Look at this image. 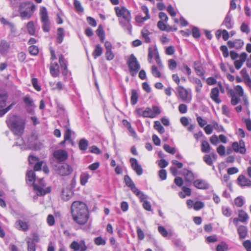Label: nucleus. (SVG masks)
Segmentation results:
<instances>
[{"mask_svg": "<svg viewBox=\"0 0 251 251\" xmlns=\"http://www.w3.org/2000/svg\"><path fill=\"white\" fill-rule=\"evenodd\" d=\"M73 219L80 225L85 224L88 218V210L85 203L80 201H74L71 206Z\"/></svg>", "mask_w": 251, "mask_h": 251, "instance_id": "nucleus-1", "label": "nucleus"}, {"mask_svg": "<svg viewBox=\"0 0 251 251\" xmlns=\"http://www.w3.org/2000/svg\"><path fill=\"white\" fill-rule=\"evenodd\" d=\"M6 122L8 126L14 134L19 136L17 141L15 143L16 145L21 146L23 144L24 141L21 137L25 128L23 122L15 115L9 116Z\"/></svg>", "mask_w": 251, "mask_h": 251, "instance_id": "nucleus-2", "label": "nucleus"}, {"mask_svg": "<svg viewBox=\"0 0 251 251\" xmlns=\"http://www.w3.org/2000/svg\"><path fill=\"white\" fill-rule=\"evenodd\" d=\"M114 9L117 16L118 17H122L125 20V21L120 20V25L124 28L130 31L131 29V25L130 24L131 16L129 11L124 6L115 7Z\"/></svg>", "mask_w": 251, "mask_h": 251, "instance_id": "nucleus-3", "label": "nucleus"}, {"mask_svg": "<svg viewBox=\"0 0 251 251\" xmlns=\"http://www.w3.org/2000/svg\"><path fill=\"white\" fill-rule=\"evenodd\" d=\"M35 9L34 4L30 2H24L19 6V13L22 19H29L33 15Z\"/></svg>", "mask_w": 251, "mask_h": 251, "instance_id": "nucleus-4", "label": "nucleus"}, {"mask_svg": "<svg viewBox=\"0 0 251 251\" xmlns=\"http://www.w3.org/2000/svg\"><path fill=\"white\" fill-rule=\"evenodd\" d=\"M129 72L132 76H135L140 69V65L137 58L133 54L129 55L126 60Z\"/></svg>", "mask_w": 251, "mask_h": 251, "instance_id": "nucleus-5", "label": "nucleus"}, {"mask_svg": "<svg viewBox=\"0 0 251 251\" xmlns=\"http://www.w3.org/2000/svg\"><path fill=\"white\" fill-rule=\"evenodd\" d=\"M178 93V97L182 101L189 103L192 100L191 91L190 89H186L182 86H178L176 89Z\"/></svg>", "mask_w": 251, "mask_h": 251, "instance_id": "nucleus-6", "label": "nucleus"}, {"mask_svg": "<svg viewBox=\"0 0 251 251\" xmlns=\"http://www.w3.org/2000/svg\"><path fill=\"white\" fill-rule=\"evenodd\" d=\"M38 181L39 186L37 184L33 185L34 189L35 190L37 191V194L38 195H40V196H43L46 193L50 192V187L47 188L46 190L44 189L43 187H45L46 185L43 178L39 179Z\"/></svg>", "mask_w": 251, "mask_h": 251, "instance_id": "nucleus-7", "label": "nucleus"}, {"mask_svg": "<svg viewBox=\"0 0 251 251\" xmlns=\"http://www.w3.org/2000/svg\"><path fill=\"white\" fill-rule=\"evenodd\" d=\"M232 147L234 151L236 152H239L243 154L246 153V149L245 144L243 140H240L239 142H233L232 144Z\"/></svg>", "mask_w": 251, "mask_h": 251, "instance_id": "nucleus-8", "label": "nucleus"}, {"mask_svg": "<svg viewBox=\"0 0 251 251\" xmlns=\"http://www.w3.org/2000/svg\"><path fill=\"white\" fill-rule=\"evenodd\" d=\"M71 249L74 250L73 251H86L87 247L85 244L84 240H80L79 242L73 241L70 245Z\"/></svg>", "mask_w": 251, "mask_h": 251, "instance_id": "nucleus-9", "label": "nucleus"}, {"mask_svg": "<svg viewBox=\"0 0 251 251\" xmlns=\"http://www.w3.org/2000/svg\"><path fill=\"white\" fill-rule=\"evenodd\" d=\"M58 174L61 176H68L72 172L71 167L67 164H59L56 169Z\"/></svg>", "mask_w": 251, "mask_h": 251, "instance_id": "nucleus-10", "label": "nucleus"}, {"mask_svg": "<svg viewBox=\"0 0 251 251\" xmlns=\"http://www.w3.org/2000/svg\"><path fill=\"white\" fill-rule=\"evenodd\" d=\"M53 156L58 162L64 161L68 157V153L66 151L63 150H58L53 152Z\"/></svg>", "mask_w": 251, "mask_h": 251, "instance_id": "nucleus-11", "label": "nucleus"}, {"mask_svg": "<svg viewBox=\"0 0 251 251\" xmlns=\"http://www.w3.org/2000/svg\"><path fill=\"white\" fill-rule=\"evenodd\" d=\"M136 112L140 116L145 118H153V114L152 112V109L151 108L147 107L144 110L142 108H138L136 109Z\"/></svg>", "mask_w": 251, "mask_h": 251, "instance_id": "nucleus-12", "label": "nucleus"}, {"mask_svg": "<svg viewBox=\"0 0 251 251\" xmlns=\"http://www.w3.org/2000/svg\"><path fill=\"white\" fill-rule=\"evenodd\" d=\"M182 174L184 176L186 185L190 186L195 179L194 174L191 171L186 169L182 170Z\"/></svg>", "mask_w": 251, "mask_h": 251, "instance_id": "nucleus-13", "label": "nucleus"}, {"mask_svg": "<svg viewBox=\"0 0 251 251\" xmlns=\"http://www.w3.org/2000/svg\"><path fill=\"white\" fill-rule=\"evenodd\" d=\"M130 162L132 169L136 173L137 175H141L143 174V169L137 160L136 158H131L130 159Z\"/></svg>", "mask_w": 251, "mask_h": 251, "instance_id": "nucleus-14", "label": "nucleus"}, {"mask_svg": "<svg viewBox=\"0 0 251 251\" xmlns=\"http://www.w3.org/2000/svg\"><path fill=\"white\" fill-rule=\"evenodd\" d=\"M73 195V191L69 186L63 187L61 195L62 200L67 201L72 197Z\"/></svg>", "mask_w": 251, "mask_h": 251, "instance_id": "nucleus-15", "label": "nucleus"}, {"mask_svg": "<svg viewBox=\"0 0 251 251\" xmlns=\"http://www.w3.org/2000/svg\"><path fill=\"white\" fill-rule=\"evenodd\" d=\"M210 98L217 104L221 102V100L219 98V90L218 88H212L210 94Z\"/></svg>", "mask_w": 251, "mask_h": 251, "instance_id": "nucleus-16", "label": "nucleus"}, {"mask_svg": "<svg viewBox=\"0 0 251 251\" xmlns=\"http://www.w3.org/2000/svg\"><path fill=\"white\" fill-rule=\"evenodd\" d=\"M238 184L242 187H251V180L244 175H240L237 178Z\"/></svg>", "mask_w": 251, "mask_h": 251, "instance_id": "nucleus-17", "label": "nucleus"}, {"mask_svg": "<svg viewBox=\"0 0 251 251\" xmlns=\"http://www.w3.org/2000/svg\"><path fill=\"white\" fill-rule=\"evenodd\" d=\"M23 101L25 104L27 111L31 113L32 112V108L34 107L32 99L29 96H26L23 98Z\"/></svg>", "mask_w": 251, "mask_h": 251, "instance_id": "nucleus-18", "label": "nucleus"}, {"mask_svg": "<svg viewBox=\"0 0 251 251\" xmlns=\"http://www.w3.org/2000/svg\"><path fill=\"white\" fill-rule=\"evenodd\" d=\"M8 94L6 91L4 89H0V108L5 106Z\"/></svg>", "mask_w": 251, "mask_h": 251, "instance_id": "nucleus-19", "label": "nucleus"}, {"mask_svg": "<svg viewBox=\"0 0 251 251\" xmlns=\"http://www.w3.org/2000/svg\"><path fill=\"white\" fill-rule=\"evenodd\" d=\"M15 226L18 230L26 231L28 229L29 226L27 223L19 220L15 222Z\"/></svg>", "mask_w": 251, "mask_h": 251, "instance_id": "nucleus-20", "label": "nucleus"}, {"mask_svg": "<svg viewBox=\"0 0 251 251\" xmlns=\"http://www.w3.org/2000/svg\"><path fill=\"white\" fill-rule=\"evenodd\" d=\"M193 183L194 185L198 189H206L209 187L208 184L201 179H197L193 182Z\"/></svg>", "mask_w": 251, "mask_h": 251, "instance_id": "nucleus-21", "label": "nucleus"}, {"mask_svg": "<svg viewBox=\"0 0 251 251\" xmlns=\"http://www.w3.org/2000/svg\"><path fill=\"white\" fill-rule=\"evenodd\" d=\"M50 73L53 77H56L59 75V66L56 62L51 63L50 66Z\"/></svg>", "mask_w": 251, "mask_h": 251, "instance_id": "nucleus-22", "label": "nucleus"}, {"mask_svg": "<svg viewBox=\"0 0 251 251\" xmlns=\"http://www.w3.org/2000/svg\"><path fill=\"white\" fill-rule=\"evenodd\" d=\"M10 48V44L5 40L0 41V53L5 54L7 53Z\"/></svg>", "mask_w": 251, "mask_h": 251, "instance_id": "nucleus-23", "label": "nucleus"}, {"mask_svg": "<svg viewBox=\"0 0 251 251\" xmlns=\"http://www.w3.org/2000/svg\"><path fill=\"white\" fill-rule=\"evenodd\" d=\"M59 62L60 67L62 70V73L64 75H66L67 74V66L65 60L64 58V56L62 54H60L59 56Z\"/></svg>", "mask_w": 251, "mask_h": 251, "instance_id": "nucleus-24", "label": "nucleus"}, {"mask_svg": "<svg viewBox=\"0 0 251 251\" xmlns=\"http://www.w3.org/2000/svg\"><path fill=\"white\" fill-rule=\"evenodd\" d=\"M124 179L126 185L130 188L132 192L134 191H136L137 188L135 186V184L128 175L125 176Z\"/></svg>", "mask_w": 251, "mask_h": 251, "instance_id": "nucleus-25", "label": "nucleus"}, {"mask_svg": "<svg viewBox=\"0 0 251 251\" xmlns=\"http://www.w3.org/2000/svg\"><path fill=\"white\" fill-rule=\"evenodd\" d=\"M194 69L197 73V74L201 76H202L204 75V71L202 68L201 65L197 61H195L194 63Z\"/></svg>", "mask_w": 251, "mask_h": 251, "instance_id": "nucleus-26", "label": "nucleus"}, {"mask_svg": "<svg viewBox=\"0 0 251 251\" xmlns=\"http://www.w3.org/2000/svg\"><path fill=\"white\" fill-rule=\"evenodd\" d=\"M231 19V15L227 14L222 23V25L226 26L227 29H231L232 27Z\"/></svg>", "mask_w": 251, "mask_h": 251, "instance_id": "nucleus-27", "label": "nucleus"}, {"mask_svg": "<svg viewBox=\"0 0 251 251\" xmlns=\"http://www.w3.org/2000/svg\"><path fill=\"white\" fill-rule=\"evenodd\" d=\"M238 218L240 220V222L245 223L248 221L249 216L245 211L240 210L239 211L238 213Z\"/></svg>", "mask_w": 251, "mask_h": 251, "instance_id": "nucleus-28", "label": "nucleus"}, {"mask_svg": "<svg viewBox=\"0 0 251 251\" xmlns=\"http://www.w3.org/2000/svg\"><path fill=\"white\" fill-rule=\"evenodd\" d=\"M237 231L241 239H244L246 237L247 234L248 229L245 226H240L238 228Z\"/></svg>", "mask_w": 251, "mask_h": 251, "instance_id": "nucleus-29", "label": "nucleus"}, {"mask_svg": "<svg viewBox=\"0 0 251 251\" xmlns=\"http://www.w3.org/2000/svg\"><path fill=\"white\" fill-rule=\"evenodd\" d=\"M40 14L42 22L49 21L48 12L47 9L45 7H42L41 8L40 10Z\"/></svg>", "mask_w": 251, "mask_h": 251, "instance_id": "nucleus-30", "label": "nucleus"}, {"mask_svg": "<svg viewBox=\"0 0 251 251\" xmlns=\"http://www.w3.org/2000/svg\"><path fill=\"white\" fill-rule=\"evenodd\" d=\"M210 149L211 147L208 142L206 140H202L201 145V151L204 153H208L210 152Z\"/></svg>", "mask_w": 251, "mask_h": 251, "instance_id": "nucleus-31", "label": "nucleus"}, {"mask_svg": "<svg viewBox=\"0 0 251 251\" xmlns=\"http://www.w3.org/2000/svg\"><path fill=\"white\" fill-rule=\"evenodd\" d=\"M57 41L60 44L62 42L64 37V30L63 28L59 27L57 29Z\"/></svg>", "mask_w": 251, "mask_h": 251, "instance_id": "nucleus-32", "label": "nucleus"}, {"mask_svg": "<svg viewBox=\"0 0 251 251\" xmlns=\"http://www.w3.org/2000/svg\"><path fill=\"white\" fill-rule=\"evenodd\" d=\"M96 33L100 37L101 42H103L105 38V33L101 25H99L96 30Z\"/></svg>", "mask_w": 251, "mask_h": 251, "instance_id": "nucleus-33", "label": "nucleus"}, {"mask_svg": "<svg viewBox=\"0 0 251 251\" xmlns=\"http://www.w3.org/2000/svg\"><path fill=\"white\" fill-rule=\"evenodd\" d=\"M192 82L196 84V91L197 93H200L201 91V89L202 87V84L201 80L198 78H194L193 79Z\"/></svg>", "mask_w": 251, "mask_h": 251, "instance_id": "nucleus-34", "label": "nucleus"}, {"mask_svg": "<svg viewBox=\"0 0 251 251\" xmlns=\"http://www.w3.org/2000/svg\"><path fill=\"white\" fill-rule=\"evenodd\" d=\"M79 148L81 151H85L88 146V142L85 139H82L78 143Z\"/></svg>", "mask_w": 251, "mask_h": 251, "instance_id": "nucleus-35", "label": "nucleus"}, {"mask_svg": "<svg viewBox=\"0 0 251 251\" xmlns=\"http://www.w3.org/2000/svg\"><path fill=\"white\" fill-rule=\"evenodd\" d=\"M102 53V49L100 45L96 46L95 49L93 52V55L95 58L100 56Z\"/></svg>", "mask_w": 251, "mask_h": 251, "instance_id": "nucleus-36", "label": "nucleus"}, {"mask_svg": "<svg viewBox=\"0 0 251 251\" xmlns=\"http://www.w3.org/2000/svg\"><path fill=\"white\" fill-rule=\"evenodd\" d=\"M26 27L28 33L31 35H33L35 33V29L32 21L29 22L26 25Z\"/></svg>", "mask_w": 251, "mask_h": 251, "instance_id": "nucleus-37", "label": "nucleus"}, {"mask_svg": "<svg viewBox=\"0 0 251 251\" xmlns=\"http://www.w3.org/2000/svg\"><path fill=\"white\" fill-rule=\"evenodd\" d=\"M230 95L231 97V103L233 105H235L238 104L240 100L239 96L234 92H232Z\"/></svg>", "mask_w": 251, "mask_h": 251, "instance_id": "nucleus-38", "label": "nucleus"}, {"mask_svg": "<svg viewBox=\"0 0 251 251\" xmlns=\"http://www.w3.org/2000/svg\"><path fill=\"white\" fill-rule=\"evenodd\" d=\"M133 193L140 199L141 201L144 202V201H146V200L147 198V196L138 188L136 189V191H134Z\"/></svg>", "mask_w": 251, "mask_h": 251, "instance_id": "nucleus-39", "label": "nucleus"}, {"mask_svg": "<svg viewBox=\"0 0 251 251\" xmlns=\"http://www.w3.org/2000/svg\"><path fill=\"white\" fill-rule=\"evenodd\" d=\"M138 96L135 90H132L131 92V102L132 104H135L138 101Z\"/></svg>", "mask_w": 251, "mask_h": 251, "instance_id": "nucleus-40", "label": "nucleus"}, {"mask_svg": "<svg viewBox=\"0 0 251 251\" xmlns=\"http://www.w3.org/2000/svg\"><path fill=\"white\" fill-rule=\"evenodd\" d=\"M154 128L161 134L165 132L164 128L159 121L154 122Z\"/></svg>", "mask_w": 251, "mask_h": 251, "instance_id": "nucleus-41", "label": "nucleus"}, {"mask_svg": "<svg viewBox=\"0 0 251 251\" xmlns=\"http://www.w3.org/2000/svg\"><path fill=\"white\" fill-rule=\"evenodd\" d=\"M74 4L77 12L82 13L84 11V9L79 1L78 0H74Z\"/></svg>", "mask_w": 251, "mask_h": 251, "instance_id": "nucleus-42", "label": "nucleus"}, {"mask_svg": "<svg viewBox=\"0 0 251 251\" xmlns=\"http://www.w3.org/2000/svg\"><path fill=\"white\" fill-rule=\"evenodd\" d=\"M26 176L27 177V180L29 182H33L35 180V175L34 172L32 170L29 171L26 173Z\"/></svg>", "mask_w": 251, "mask_h": 251, "instance_id": "nucleus-43", "label": "nucleus"}, {"mask_svg": "<svg viewBox=\"0 0 251 251\" xmlns=\"http://www.w3.org/2000/svg\"><path fill=\"white\" fill-rule=\"evenodd\" d=\"M89 178V175L87 173H83L80 176V183L82 185H85Z\"/></svg>", "mask_w": 251, "mask_h": 251, "instance_id": "nucleus-44", "label": "nucleus"}, {"mask_svg": "<svg viewBox=\"0 0 251 251\" xmlns=\"http://www.w3.org/2000/svg\"><path fill=\"white\" fill-rule=\"evenodd\" d=\"M142 36L145 39V41L149 43L151 42V40L149 35L150 34V32L147 29H143L142 31Z\"/></svg>", "mask_w": 251, "mask_h": 251, "instance_id": "nucleus-45", "label": "nucleus"}, {"mask_svg": "<svg viewBox=\"0 0 251 251\" xmlns=\"http://www.w3.org/2000/svg\"><path fill=\"white\" fill-rule=\"evenodd\" d=\"M164 21H159L157 23V27L159 29L162 31H169L170 29H168L167 25L164 23Z\"/></svg>", "mask_w": 251, "mask_h": 251, "instance_id": "nucleus-46", "label": "nucleus"}, {"mask_svg": "<svg viewBox=\"0 0 251 251\" xmlns=\"http://www.w3.org/2000/svg\"><path fill=\"white\" fill-rule=\"evenodd\" d=\"M227 245L225 242H222L217 246L216 251H225L227 250Z\"/></svg>", "mask_w": 251, "mask_h": 251, "instance_id": "nucleus-47", "label": "nucleus"}, {"mask_svg": "<svg viewBox=\"0 0 251 251\" xmlns=\"http://www.w3.org/2000/svg\"><path fill=\"white\" fill-rule=\"evenodd\" d=\"M163 148L166 151H167L171 154H174L176 152L175 148L171 147L168 144H165L163 146Z\"/></svg>", "mask_w": 251, "mask_h": 251, "instance_id": "nucleus-48", "label": "nucleus"}, {"mask_svg": "<svg viewBox=\"0 0 251 251\" xmlns=\"http://www.w3.org/2000/svg\"><path fill=\"white\" fill-rule=\"evenodd\" d=\"M27 250L28 251H35V244L33 241L29 240L27 242Z\"/></svg>", "mask_w": 251, "mask_h": 251, "instance_id": "nucleus-49", "label": "nucleus"}, {"mask_svg": "<svg viewBox=\"0 0 251 251\" xmlns=\"http://www.w3.org/2000/svg\"><path fill=\"white\" fill-rule=\"evenodd\" d=\"M66 130L64 135L65 141L69 140L71 137L72 131L68 127V126H66Z\"/></svg>", "mask_w": 251, "mask_h": 251, "instance_id": "nucleus-50", "label": "nucleus"}, {"mask_svg": "<svg viewBox=\"0 0 251 251\" xmlns=\"http://www.w3.org/2000/svg\"><path fill=\"white\" fill-rule=\"evenodd\" d=\"M213 128L217 130L219 132H222L224 131V129L221 125H219L217 122H213L212 123Z\"/></svg>", "mask_w": 251, "mask_h": 251, "instance_id": "nucleus-51", "label": "nucleus"}, {"mask_svg": "<svg viewBox=\"0 0 251 251\" xmlns=\"http://www.w3.org/2000/svg\"><path fill=\"white\" fill-rule=\"evenodd\" d=\"M203 160L207 165L209 166H212L213 165V161L210 155H205L203 156Z\"/></svg>", "mask_w": 251, "mask_h": 251, "instance_id": "nucleus-52", "label": "nucleus"}, {"mask_svg": "<svg viewBox=\"0 0 251 251\" xmlns=\"http://www.w3.org/2000/svg\"><path fill=\"white\" fill-rule=\"evenodd\" d=\"M95 243L97 245H104L105 241L101 237L99 236L95 239Z\"/></svg>", "mask_w": 251, "mask_h": 251, "instance_id": "nucleus-53", "label": "nucleus"}, {"mask_svg": "<svg viewBox=\"0 0 251 251\" xmlns=\"http://www.w3.org/2000/svg\"><path fill=\"white\" fill-rule=\"evenodd\" d=\"M151 72L153 75L155 77H159L161 76V74L158 70L157 68L153 65L151 67Z\"/></svg>", "mask_w": 251, "mask_h": 251, "instance_id": "nucleus-54", "label": "nucleus"}, {"mask_svg": "<svg viewBox=\"0 0 251 251\" xmlns=\"http://www.w3.org/2000/svg\"><path fill=\"white\" fill-rule=\"evenodd\" d=\"M235 204L237 207H241L244 204V200L242 197L236 198L234 200Z\"/></svg>", "mask_w": 251, "mask_h": 251, "instance_id": "nucleus-55", "label": "nucleus"}, {"mask_svg": "<svg viewBox=\"0 0 251 251\" xmlns=\"http://www.w3.org/2000/svg\"><path fill=\"white\" fill-rule=\"evenodd\" d=\"M158 230L159 233L164 237H167L169 234L167 230L162 226H159L158 227Z\"/></svg>", "mask_w": 251, "mask_h": 251, "instance_id": "nucleus-56", "label": "nucleus"}, {"mask_svg": "<svg viewBox=\"0 0 251 251\" xmlns=\"http://www.w3.org/2000/svg\"><path fill=\"white\" fill-rule=\"evenodd\" d=\"M29 53L32 55H36L38 53V49L35 46H31L28 48Z\"/></svg>", "mask_w": 251, "mask_h": 251, "instance_id": "nucleus-57", "label": "nucleus"}, {"mask_svg": "<svg viewBox=\"0 0 251 251\" xmlns=\"http://www.w3.org/2000/svg\"><path fill=\"white\" fill-rule=\"evenodd\" d=\"M168 65L170 70H174L176 68L177 63L175 60L171 59L168 61Z\"/></svg>", "mask_w": 251, "mask_h": 251, "instance_id": "nucleus-58", "label": "nucleus"}, {"mask_svg": "<svg viewBox=\"0 0 251 251\" xmlns=\"http://www.w3.org/2000/svg\"><path fill=\"white\" fill-rule=\"evenodd\" d=\"M234 48L235 49H240L243 47L244 42L240 39L235 40L234 41Z\"/></svg>", "mask_w": 251, "mask_h": 251, "instance_id": "nucleus-59", "label": "nucleus"}, {"mask_svg": "<svg viewBox=\"0 0 251 251\" xmlns=\"http://www.w3.org/2000/svg\"><path fill=\"white\" fill-rule=\"evenodd\" d=\"M43 24L42 28L45 32H49L50 30V23L49 21L42 22Z\"/></svg>", "mask_w": 251, "mask_h": 251, "instance_id": "nucleus-60", "label": "nucleus"}, {"mask_svg": "<svg viewBox=\"0 0 251 251\" xmlns=\"http://www.w3.org/2000/svg\"><path fill=\"white\" fill-rule=\"evenodd\" d=\"M194 208L196 210H199L201 208H202L204 206V204L201 201H196L195 203H194Z\"/></svg>", "mask_w": 251, "mask_h": 251, "instance_id": "nucleus-61", "label": "nucleus"}, {"mask_svg": "<svg viewBox=\"0 0 251 251\" xmlns=\"http://www.w3.org/2000/svg\"><path fill=\"white\" fill-rule=\"evenodd\" d=\"M222 212L223 214L226 217H229L231 215V211L227 207H222Z\"/></svg>", "mask_w": 251, "mask_h": 251, "instance_id": "nucleus-62", "label": "nucleus"}, {"mask_svg": "<svg viewBox=\"0 0 251 251\" xmlns=\"http://www.w3.org/2000/svg\"><path fill=\"white\" fill-rule=\"evenodd\" d=\"M105 57L107 60H112L114 57V55L111 50H107L105 52Z\"/></svg>", "mask_w": 251, "mask_h": 251, "instance_id": "nucleus-63", "label": "nucleus"}, {"mask_svg": "<svg viewBox=\"0 0 251 251\" xmlns=\"http://www.w3.org/2000/svg\"><path fill=\"white\" fill-rule=\"evenodd\" d=\"M243 246L247 250V251H251V241L250 240H246L244 242Z\"/></svg>", "mask_w": 251, "mask_h": 251, "instance_id": "nucleus-64", "label": "nucleus"}]
</instances>
